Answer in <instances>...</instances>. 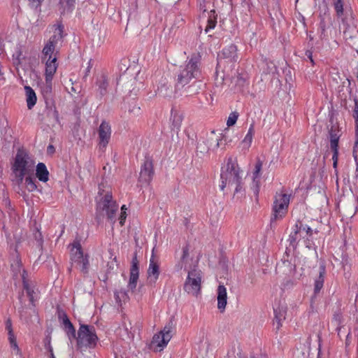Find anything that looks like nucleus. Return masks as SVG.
Segmentation results:
<instances>
[{"label":"nucleus","instance_id":"49","mask_svg":"<svg viewBox=\"0 0 358 358\" xmlns=\"http://www.w3.org/2000/svg\"><path fill=\"white\" fill-rule=\"evenodd\" d=\"M50 340H51L50 338H47V342L45 343V348L48 349V350L50 353V358H55V356L53 352L52 347L51 346V344H50Z\"/></svg>","mask_w":358,"mask_h":358},{"label":"nucleus","instance_id":"21","mask_svg":"<svg viewBox=\"0 0 358 358\" xmlns=\"http://www.w3.org/2000/svg\"><path fill=\"white\" fill-rule=\"evenodd\" d=\"M19 300L20 302V306L18 308V313L22 320L28 323L31 320L32 313H34L31 310L32 306H27L22 302V296H19Z\"/></svg>","mask_w":358,"mask_h":358},{"label":"nucleus","instance_id":"24","mask_svg":"<svg viewBox=\"0 0 358 358\" xmlns=\"http://www.w3.org/2000/svg\"><path fill=\"white\" fill-rule=\"evenodd\" d=\"M55 27L54 34L50 36L48 43L57 46L58 42L61 41L64 38V25L60 22L55 25Z\"/></svg>","mask_w":358,"mask_h":358},{"label":"nucleus","instance_id":"27","mask_svg":"<svg viewBox=\"0 0 358 358\" xmlns=\"http://www.w3.org/2000/svg\"><path fill=\"white\" fill-rule=\"evenodd\" d=\"M206 16L208 17L207 24L204 29L206 34L215 29L217 23V14L215 9H211L208 12Z\"/></svg>","mask_w":358,"mask_h":358},{"label":"nucleus","instance_id":"61","mask_svg":"<svg viewBox=\"0 0 358 358\" xmlns=\"http://www.w3.org/2000/svg\"><path fill=\"white\" fill-rule=\"evenodd\" d=\"M275 320H276V321H277V323H278V327H277V328H278V329H279V328H280V327L281 326V324H280V318H278V317L277 315H275Z\"/></svg>","mask_w":358,"mask_h":358},{"label":"nucleus","instance_id":"53","mask_svg":"<svg viewBox=\"0 0 358 358\" xmlns=\"http://www.w3.org/2000/svg\"><path fill=\"white\" fill-rule=\"evenodd\" d=\"M92 66H93L92 60L90 59L87 63V67L85 69V77L88 76L90 72L91 71V69L92 68Z\"/></svg>","mask_w":358,"mask_h":358},{"label":"nucleus","instance_id":"51","mask_svg":"<svg viewBox=\"0 0 358 358\" xmlns=\"http://www.w3.org/2000/svg\"><path fill=\"white\" fill-rule=\"evenodd\" d=\"M127 216V214L125 210H123V212L120 213V215L118 217V220H119V223L121 227H122L124 224Z\"/></svg>","mask_w":358,"mask_h":358},{"label":"nucleus","instance_id":"3","mask_svg":"<svg viewBox=\"0 0 358 358\" xmlns=\"http://www.w3.org/2000/svg\"><path fill=\"white\" fill-rule=\"evenodd\" d=\"M77 346L81 349H94L96 347L99 338L96 333L95 327L92 325L80 324L78 331Z\"/></svg>","mask_w":358,"mask_h":358},{"label":"nucleus","instance_id":"34","mask_svg":"<svg viewBox=\"0 0 358 358\" xmlns=\"http://www.w3.org/2000/svg\"><path fill=\"white\" fill-rule=\"evenodd\" d=\"M59 4L62 8V11H61L62 14L70 13L74 9L75 0H60Z\"/></svg>","mask_w":358,"mask_h":358},{"label":"nucleus","instance_id":"20","mask_svg":"<svg viewBox=\"0 0 358 358\" xmlns=\"http://www.w3.org/2000/svg\"><path fill=\"white\" fill-rule=\"evenodd\" d=\"M326 275V265L324 262H322L319 268V275L315 280L314 282V294L316 296L320 293L324 286V278Z\"/></svg>","mask_w":358,"mask_h":358},{"label":"nucleus","instance_id":"36","mask_svg":"<svg viewBox=\"0 0 358 358\" xmlns=\"http://www.w3.org/2000/svg\"><path fill=\"white\" fill-rule=\"evenodd\" d=\"M10 266L15 275L20 273L21 270L22 269V263L18 254L16 255V257L14 258L13 262L10 264Z\"/></svg>","mask_w":358,"mask_h":358},{"label":"nucleus","instance_id":"12","mask_svg":"<svg viewBox=\"0 0 358 358\" xmlns=\"http://www.w3.org/2000/svg\"><path fill=\"white\" fill-rule=\"evenodd\" d=\"M52 80H45L41 86V92L44 99L45 107L49 111L52 112L53 117L56 122H59V113L55 106L53 92H52Z\"/></svg>","mask_w":358,"mask_h":358},{"label":"nucleus","instance_id":"50","mask_svg":"<svg viewBox=\"0 0 358 358\" xmlns=\"http://www.w3.org/2000/svg\"><path fill=\"white\" fill-rule=\"evenodd\" d=\"M58 317L59 320H62V324H65L66 320H70L68 317L67 314L64 310H59L58 311Z\"/></svg>","mask_w":358,"mask_h":358},{"label":"nucleus","instance_id":"32","mask_svg":"<svg viewBox=\"0 0 358 358\" xmlns=\"http://www.w3.org/2000/svg\"><path fill=\"white\" fill-rule=\"evenodd\" d=\"M262 165H263V162L261 161V159H257L255 166L254 171L252 172V180H253V182H255L256 184V186L257 188V192L259 191V178L261 176V171L262 169Z\"/></svg>","mask_w":358,"mask_h":358},{"label":"nucleus","instance_id":"41","mask_svg":"<svg viewBox=\"0 0 358 358\" xmlns=\"http://www.w3.org/2000/svg\"><path fill=\"white\" fill-rule=\"evenodd\" d=\"M354 101V106L352 111V115L355 119V128L357 131H358V99L357 96H355L353 99Z\"/></svg>","mask_w":358,"mask_h":358},{"label":"nucleus","instance_id":"52","mask_svg":"<svg viewBox=\"0 0 358 358\" xmlns=\"http://www.w3.org/2000/svg\"><path fill=\"white\" fill-rule=\"evenodd\" d=\"M189 245H186L182 248V255L181 257V261L183 262L185 259H187L189 257Z\"/></svg>","mask_w":358,"mask_h":358},{"label":"nucleus","instance_id":"44","mask_svg":"<svg viewBox=\"0 0 358 358\" xmlns=\"http://www.w3.org/2000/svg\"><path fill=\"white\" fill-rule=\"evenodd\" d=\"M238 117L239 113L237 111L231 112L228 117L227 125L228 127L234 126L236 124Z\"/></svg>","mask_w":358,"mask_h":358},{"label":"nucleus","instance_id":"42","mask_svg":"<svg viewBox=\"0 0 358 358\" xmlns=\"http://www.w3.org/2000/svg\"><path fill=\"white\" fill-rule=\"evenodd\" d=\"M300 232L301 234H302L303 232L306 233V236H303L302 238H307V240H308V238L311 237L313 236V229L307 224H304L302 222H301V226L300 227Z\"/></svg>","mask_w":358,"mask_h":358},{"label":"nucleus","instance_id":"55","mask_svg":"<svg viewBox=\"0 0 358 358\" xmlns=\"http://www.w3.org/2000/svg\"><path fill=\"white\" fill-rule=\"evenodd\" d=\"M47 152L48 154H53L55 152V148L52 145H49L47 148Z\"/></svg>","mask_w":358,"mask_h":358},{"label":"nucleus","instance_id":"28","mask_svg":"<svg viewBox=\"0 0 358 358\" xmlns=\"http://www.w3.org/2000/svg\"><path fill=\"white\" fill-rule=\"evenodd\" d=\"M249 80L247 76L239 73L237 76L236 81V87L238 88L239 92L244 93L248 91L249 87Z\"/></svg>","mask_w":358,"mask_h":358},{"label":"nucleus","instance_id":"38","mask_svg":"<svg viewBox=\"0 0 358 358\" xmlns=\"http://www.w3.org/2000/svg\"><path fill=\"white\" fill-rule=\"evenodd\" d=\"M211 3V0H208L205 1H197V6L199 8V11L201 13V14L199 15V18H205L206 17L207 9H208V5Z\"/></svg>","mask_w":358,"mask_h":358},{"label":"nucleus","instance_id":"17","mask_svg":"<svg viewBox=\"0 0 358 358\" xmlns=\"http://www.w3.org/2000/svg\"><path fill=\"white\" fill-rule=\"evenodd\" d=\"M220 58L227 59L230 62H236L238 59V48L237 46L231 43L227 46H225L219 55Z\"/></svg>","mask_w":358,"mask_h":358},{"label":"nucleus","instance_id":"8","mask_svg":"<svg viewBox=\"0 0 358 358\" xmlns=\"http://www.w3.org/2000/svg\"><path fill=\"white\" fill-rule=\"evenodd\" d=\"M70 259L72 264H76L79 266L80 271L87 274L89 271L90 262L88 255H84L82 246L78 241L71 244Z\"/></svg>","mask_w":358,"mask_h":358},{"label":"nucleus","instance_id":"13","mask_svg":"<svg viewBox=\"0 0 358 358\" xmlns=\"http://www.w3.org/2000/svg\"><path fill=\"white\" fill-rule=\"evenodd\" d=\"M99 149L104 151L110 141L111 136V127L110 124L103 120L98 129Z\"/></svg>","mask_w":358,"mask_h":358},{"label":"nucleus","instance_id":"43","mask_svg":"<svg viewBox=\"0 0 358 358\" xmlns=\"http://www.w3.org/2000/svg\"><path fill=\"white\" fill-rule=\"evenodd\" d=\"M224 138H225V136L223 135L222 134H220V136H217L215 138V139L214 140V141L215 143L214 145H213L212 143H209V145H208V150H215L217 149L220 147L222 141Z\"/></svg>","mask_w":358,"mask_h":358},{"label":"nucleus","instance_id":"29","mask_svg":"<svg viewBox=\"0 0 358 358\" xmlns=\"http://www.w3.org/2000/svg\"><path fill=\"white\" fill-rule=\"evenodd\" d=\"M171 130L178 132L183 120L182 115L177 111L171 110Z\"/></svg>","mask_w":358,"mask_h":358},{"label":"nucleus","instance_id":"31","mask_svg":"<svg viewBox=\"0 0 358 358\" xmlns=\"http://www.w3.org/2000/svg\"><path fill=\"white\" fill-rule=\"evenodd\" d=\"M34 287L31 286V285H27L25 284L24 286H23V289L25 290L27 295L29 298L30 304L32 306V308H31V310L36 313V299L34 297L35 292H34Z\"/></svg>","mask_w":358,"mask_h":358},{"label":"nucleus","instance_id":"39","mask_svg":"<svg viewBox=\"0 0 358 358\" xmlns=\"http://www.w3.org/2000/svg\"><path fill=\"white\" fill-rule=\"evenodd\" d=\"M318 32L320 34V38L321 39H324V38H327V22H326L324 18L322 17H320V21L319 27H318Z\"/></svg>","mask_w":358,"mask_h":358},{"label":"nucleus","instance_id":"30","mask_svg":"<svg viewBox=\"0 0 358 358\" xmlns=\"http://www.w3.org/2000/svg\"><path fill=\"white\" fill-rule=\"evenodd\" d=\"M26 101L27 108L31 109L36 103L37 97L34 90L30 86H25Z\"/></svg>","mask_w":358,"mask_h":358},{"label":"nucleus","instance_id":"48","mask_svg":"<svg viewBox=\"0 0 358 358\" xmlns=\"http://www.w3.org/2000/svg\"><path fill=\"white\" fill-rule=\"evenodd\" d=\"M22 274H21V278H22V286H24L25 284L27 285H29V280L28 279V273L27 271L22 268Z\"/></svg>","mask_w":358,"mask_h":358},{"label":"nucleus","instance_id":"62","mask_svg":"<svg viewBox=\"0 0 358 358\" xmlns=\"http://www.w3.org/2000/svg\"><path fill=\"white\" fill-rule=\"evenodd\" d=\"M127 207L125 205H123L122 207H121V212H123V210H125L127 212Z\"/></svg>","mask_w":358,"mask_h":358},{"label":"nucleus","instance_id":"57","mask_svg":"<svg viewBox=\"0 0 358 358\" xmlns=\"http://www.w3.org/2000/svg\"><path fill=\"white\" fill-rule=\"evenodd\" d=\"M121 294L122 295H124L125 296H127V292L125 291H120V292H115V296L116 300L119 299V294Z\"/></svg>","mask_w":358,"mask_h":358},{"label":"nucleus","instance_id":"5","mask_svg":"<svg viewBox=\"0 0 358 358\" xmlns=\"http://www.w3.org/2000/svg\"><path fill=\"white\" fill-rule=\"evenodd\" d=\"M291 194L280 192L276 193L272 206L271 222L283 219L288 212Z\"/></svg>","mask_w":358,"mask_h":358},{"label":"nucleus","instance_id":"9","mask_svg":"<svg viewBox=\"0 0 358 358\" xmlns=\"http://www.w3.org/2000/svg\"><path fill=\"white\" fill-rule=\"evenodd\" d=\"M173 329V322L170 320L159 333L155 334L152 339L151 344L155 345L154 350L160 352L168 344L172 338V331Z\"/></svg>","mask_w":358,"mask_h":358},{"label":"nucleus","instance_id":"63","mask_svg":"<svg viewBox=\"0 0 358 358\" xmlns=\"http://www.w3.org/2000/svg\"><path fill=\"white\" fill-rule=\"evenodd\" d=\"M350 333H348V334L347 336V338H346V342H345L346 345H348L349 341H348V338L350 336Z\"/></svg>","mask_w":358,"mask_h":358},{"label":"nucleus","instance_id":"1","mask_svg":"<svg viewBox=\"0 0 358 358\" xmlns=\"http://www.w3.org/2000/svg\"><path fill=\"white\" fill-rule=\"evenodd\" d=\"M201 75V56L193 53L187 57L185 63L180 66L175 78L176 89H181L188 85L193 80L199 79Z\"/></svg>","mask_w":358,"mask_h":358},{"label":"nucleus","instance_id":"7","mask_svg":"<svg viewBox=\"0 0 358 358\" xmlns=\"http://www.w3.org/2000/svg\"><path fill=\"white\" fill-rule=\"evenodd\" d=\"M202 272L198 268H193L188 272L183 289L189 294L197 296L201 289Z\"/></svg>","mask_w":358,"mask_h":358},{"label":"nucleus","instance_id":"15","mask_svg":"<svg viewBox=\"0 0 358 358\" xmlns=\"http://www.w3.org/2000/svg\"><path fill=\"white\" fill-rule=\"evenodd\" d=\"M95 96L96 99L101 100L108 92L109 80L108 76L102 73L97 77L95 82Z\"/></svg>","mask_w":358,"mask_h":358},{"label":"nucleus","instance_id":"35","mask_svg":"<svg viewBox=\"0 0 358 358\" xmlns=\"http://www.w3.org/2000/svg\"><path fill=\"white\" fill-rule=\"evenodd\" d=\"M66 334L70 340L76 338V331L70 320H66L65 324H63Z\"/></svg>","mask_w":358,"mask_h":358},{"label":"nucleus","instance_id":"16","mask_svg":"<svg viewBox=\"0 0 358 358\" xmlns=\"http://www.w3.org/2000/svg\"><path fill=\"white\" fill-rule=\"evenodd\" d=\"M5 328L8 332V339L10 348L15 355H21L22 352L17 343V338L13 329L12 320L10 317L7 318L5 322Z\"/></svg>","mask_w":358,"mask_h":358},{"label":"nucleus","instance_id":"2","mask_svg":"<svg viewBox=\"0 0 358 358\" xmlns=\"http://www.w3.org/2000/svg\"><path fill=\"white\" fill-rule=\"evenodd\" d=\"M34 162L30 159L29 153L24 149H18L12 166L13 172L22 182L27 175L34 171Z\"/></svg>","mask_w":358,"mask_h":358},{"label":"nucleus","instance_id":"26","mask_svg":"<svg viewBox=\"0 0 358 358\" xmlns=\"http://www.w3.org/2000/svg\"><path fill=\"white\" fill-rule=\"evenodd\" d=\"M56 45H52L49 43H46L42 50V59H57L58 51H55Z\"/></svg>","mask_w":358,"mask_h":358},{"label":"nucleus","instance_id":"23","mask_svg":"<svg viewBox=\"0 0 358 358\" xmlns=\"http://www.w3.org/2000/svg\"><path fill=\"white\" fill-rule=\"evenodd\" d=\"M217 308L223 312L227 305V289L223 285H220L217 287Z\"/></svg>","mask_w":358,"mask_h":358},{"label":"nucleus","instance_id":"6","mask_svg":"<svg viewBox=\"0 0 358 358\" xmlns=\"http://www.w3.org/2000/svg\"><path fill=\"white\" fill-rule=\"evenodd\" d=\"M96 209L104 211L108 221L112 224L116 222V214L119 209L117 202L113 199L111 192H107L97 203Z\"/></svg>","mask_w":358,"mask_h":358},{"label":"nucleus","instance_id":"59","mask_svg":"<svg viewBox=\"0 0 358 358\" xmlns=\"http://www.w3.org/2000/svg\"><path fill=\"white\" fill-rule=\"evenodd\" d=\"M159 94H160V95H162V96H169V94H170V91H169V92H165V93H163V89L159 90Z\"/></svg>","mask_w":358,"mask_h":358},{"label":"nucleus","instance_id":"11","mask_svg":"<svg viewBox=\"0 0 358 358\" xmlns=\"http://www.w3.org/2000/svg\"><path fill=\"white\" fill-rule=\"evenodd\" d=\"M155 176L154 159L152 156L146 153L143 162L141 165L138 181L141 183L150 185Z\"/></svg>","mask_w":358,"mask_h":358},{"label":"nucleus","instance_id":"47","mask_svg":"<svg viewBox=\"0 0 358 358\" xmlns=\"http://www.w3.org/2000/svg\"><path fill=\"white\" fill-rule=\"evenodd\" d=\"M44 0H29V6L31 8L34 10H38L41 8V4Z\"/></svg>","mask_w":358,"mask_h":358},{"label":"nucleus","instance_id":"4","mask_svg":"<svg viewBox=\"0 0 358 358\" xmlns=\"http://www.w3.org/2000/svg\"><path fill=\"white\" fill-rule=\"evenodd\" d=\"M240 168L238 167L236 158L229 157L227 159L226 164L221 169L220 178L222 183L220 185L221 190H224V187L231 182L237 181L241 177Z\"/></svg>","mask_w":358,"mask_h":358},{"label":"nucleus","instance_id":"18","mask_svg":"<svg viewBox=\"0 0 358 358\" xmlns=\"http://www.w3.org/2000/svg\"><path fill=\"white\" fill-rule=\"evenodd\" d=\"M301 226V221L296 220L294 225L292 227V231L290 233L287 241L289 243V246L292 247L293 249L296 248L299 241L303 235L300 232V227Z\"/></svg>","mask_w":358,"mask_h":358},{"label":"nucleus","instance_id":"37","mask_svg":"<svg viewBox=\"0 0 358 358\" xmlns=\"http://www.w3.org/2000/svg\"><path fill=\"white\" fill-rule=\"evenodd\" d=\"M254 134L255 125L254 124H251L250 125L247 134L245 135L244 139L242 141V143L246 145L248 148L251 145Z\"/></svg>","mask_w":358,"mask_h":358},{"label":"nucleus","instance_id":"64","mask_svg":"<svg viewBox=\"0 0 358 358\" xmlns=\"http://www.w3.org/2000/svg\"><path fill=\"white\" fill-rule=\"evenodd\" d=\"M213 138L210 136L208 138V142L210 141H213Z\"/></svg>","mask_w":358,"mask_h":358},{"label":"nucleus","instance_id":"25","mask_svg":"<svg viewBox=\"0 0 358 358\" xmlns=\"http://www.w3.org/2000/svg\"><path fill=\"white\" fill-rule=\"evenodd\" d=\"M50 173L43 162H39L36 167V177L43 182H46L49 180Z\"/></svg>","mask_w":358,"mask_h":358},{"label":"nucleus","instance_id":"33","mask_svg":"<svg viewBox=\"0 0 358 358\" xmlns=\"http://www.w3.org/2000/svg\"><path fill=\"white\" fill-rule=\"evenodd\" d=\"M332 5L335 10L337 18H341L342 22L345 23V19L343 18L344 15V0H332Z\"/></svg>","mask_w":358,"mask_h":358},{"label":"nucleus","instance_id":"46","mask_svg":"<svg viewBox=\"0 0 358 358\" xmlns=\"http://www.w3.org/2000/svg\"><path fill=\"white\" fill-rule=\"evenodd\" d=\"M34 238L36 241L37 245L38 247L42 248L43 243V235H42L41 232L38 229H36V231L34 234Z\"/></svg>","mask_w":358,"mask_h":358},{"label":"nucleus","instance_id":"54","mask_svg":"<svg viewBox=\"0 0 358 358\" xmlns=\"http://www.w3.org/2000/svg\"><path fill=\"white\" fill-rule=\"evenodd\" d=\"M306 56L310 59L312 64H314V60L313 59V52L310 50H306Z\"/></svg>","mask_w":358,"mask_h":358},{"label":"nucleus","instance_id":"45","mask_svg":"<svg viewBox=\"0 0 358 358\" xmlns=\"http://www.w3.org/2000/svg\"><path fill=\"white\" fill-rule=\"evenodd\" d=\"M230 185H235L234 194L241 192V191H243L242 178H240L239 180H238L237 181L231 182Z\"/></svg>","mask_w":358,"mask_h":358},{"label":"nucleus","instance_id":"60","mask_svg":"<svg viewBox=\"0 0 358 358\" xmlns=\"http://www.w3.org/2000/svg\"><path fill=\"white\" fill-rule=\"evenodd\" d=\"M107 267H108L107 272L110 273V271L113 269V263H111V264L108 263Z\"/></svg>","mask_w":358,"mask_h":358},{"label":"nucleus","instance_id":"10","mask_svg":"<svg viewBox=\"0 0 358 358\" xmlns=\"http://www.w3.org/2000/svg\"><path fill=\"white\" fill-rule=\"evenodd\" d=\"M342 135L341 130L340 129L338 124L331 125L329 130V137L330 141V148L333 152L332 160L333 167L335 172L337 173L338 161V143L340 138Z\"/></svg>","mask_w":358,"mask_h":358},{"label":"nucleus","instance_id":"14","mask_svg":"<svg viewBox=\"0 0 358 358\" xmlns=\"http://www.w3.org/2000/svg\"><path fill=\"white\" fill-rule=\"evenodd\" d=\"M139 278V262L137 255L135 254L131 260V264L129 269V280L127 287L134 292L136 288Z\"/></svg>","mask_w":358,"mask_h":358},{"label":"nucleus","instance_id":"22","mask_svg":"<svg viewBox=\"0 0 358 358\" xmlns=\"http://www.w3.org/2000/svg\"><path fill=\"white\" fill-rule=\"evenodd\" d=\"M159 264L155 261L154 258L152 257L150 260L149 267L148 269V279L155 282L159 275Z\"/></svg>","mask_w":358,"mask_h":358},{"label":"nucleus","instance_id":"56","mask_svg":"<svg viewBox=\"0 0 358 358\" xmlns=\"http://www.w3.org/2000/svg\"><path fill=\"white\" fill-rule=\"evenodd\" d=\"M357 145H358V138L355 142V145H354V148H353V156H354L355 160L357 159V150H356Z\"/></svg>","mask_w":358,"mask_h":358},{"label":"nucleus","instance_id":"58","mask_svg":"<svg viewBox=\"0 0 358 358\" xmlns=\"http://www.w3.org/2000/svg\"><path fill=\"white\" fill-rule=\"evenodd\" d=\"M234 353H235L234 349L231 352L229 351L227 352V357L225 358H236Z\"/></svg>","mask_w":358,"mask_h":358},{"label":"nucleus","instance_id":"19","mask_svg":"<svg viewBox=\"0 0 358 358\" xmlns=\"http://www.w3.org/2000/svg\"><path fill=\"white\" fill-rule=\"evenodd\" d=\"M43 62H45V80H52L53 76L57 71L58 67L57 59H42Z\"/></svg>","mask_w":358,"mask_h":358},{"label":"nucleus","instance_id":"40","mask_svg":"<svg viewBox=\"0 0 358 358\" xmlns=\"http://www.w3.org/2000/svg\"><path fill=\"white\" fill-rule=\"evenodd\" d=\"M25 185L29 192H34L37 189L36 180L30 176L24 178Z\"/></svg>","mask_w":358,"mask_h":358}]
</instances>
